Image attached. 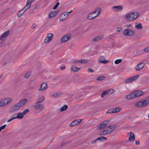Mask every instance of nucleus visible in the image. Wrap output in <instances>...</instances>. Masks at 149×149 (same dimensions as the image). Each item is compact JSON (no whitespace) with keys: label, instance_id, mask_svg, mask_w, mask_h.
<instances>
[{"label":"nucleus","instance_id":"obj_1","mask_svg":"<svg viewBox=\"0 0 149 149\" xmlns=\"http://www.w3.org/2000/svg\"><path fill=\"white\" fill-rule=\"evenodd\" d=\"M139 15V13L137 12H133L126 14L125 17L127 21H132L136 19Z\"/></svg>","mask_w":149,"mask_h":149},{"label":"nucleus","instance_id":"obj_2","mask_svg":"<svg viewBox=\"0 0 149 149\" xmlns=\"http://www.w3.org/2000/svg\"><path fill=\"white\" fill-rule=\"evenodd\" d=\"M27 101V99H24L20 100L18 103H16L12 107V109L17 111L20 109L21 107L24 106Z\"/></svg>","mask_w":149,"mask_h":149},{"label":"nucleus","instance_id":"obj_3","mask_svg":"<svg viewBox=\"0 0 149 149\" xmlns=\"http://www.w3.org/2000/svg\"><path fill=\"white\" fill-rule=\"evenodd\" d=\"M149 104V98L141 100L135 103V105L137 107H143Z\"/></svg>","mask_w":149,"mask_h":149},{"label":"nucleus","instance_id":"obj_4","mask_svg":"<svg viewBox=\"0 0 149 149\" xmlns=\"http://www.w3.org/2000/svg\"><path fill=\"white\" fill-rule=\"evenodd\" d=\"M109 122L110 121L109 120H107L102 122L98 125L97 129L101 130L104 128L105 127L107 126V127H108L110 129H111V126L109 125Z\"/></svg>","mask_w":149,"mask_h":149},{"label":"nucleus","instance_id":"obj_5","mask_svg":"<svg viewBox=\"0 0 149 149\" xmlns=\"http://www.w3.org/2000/svg\"><path fill=\"white\" fill-rule=\"evenodd\" d=\"M11 99L10 98H5L0 100V107H2L8 104L10 102Z\"/></svg>","mask_w":149,"mask_h":149},{"label":"nucleus","instance_id":"obj_6","mask_svg":"<svg viewBox=\"0 0 149 149\" xmlns=\"http://www.w3.org/2000/svg\"><path fill=\"white\" fill-rule=\"evenodd\" d=\"M123 34L125 36H132L134 34V33L131 29H126L123 31Z\"/></svg>","mask_w":149,"mask_h":149},{"label":"nucleus","instance_id":"obj_7","mask_svg":"<svg viewBox=\"0 0 149 149\" xmlns=\"http://www.w3.org/2000/svg\"><path fill=\"white\" fill-rule=\"evenodd\" d=\"M71 36L67 34L64 35L61 38V43H63L67 42L70 38Z\"/></svg>","mask_w":149,"mask_h":149},{"label":"nucleus","instance_id":"obj_8","mask_svg":"<svg viewBox=\"0 0 149 149\" xmlns=\"http://www.w3.org/2000/svg\"><path fill=\"white\" fill-rule=\"evenodd\" d=\"M82 119H75L70 124L69 126L72 127L76 125H78L81 122Z\"/></svg>","mask_w":149,"mask_h":149},{"label":"nucleus","instance_id":"obj_9","mask_svg":"<svg viewBox=\"0 0 149 149\" xmlns=\"http://www.w3.org/2000/svg\"><path fill=\"white\" fill-rule=\"evenodd\" d=\"M139 77L138 75H136L133 77H129L125 80L126 83H131L135 81Z\"/></svg>","mask_w":149,"mask_h":149},{"label":"nucleus","instance_id":"obj_10","mask_svg":"<svg viewBox=\"0 0 149 149\" xmlns=\"http://www.w3.org/2000/svg\"><path fill=\"white\" fill-rule=\"evenodd\" d=\"M10 32L9 30H7L4 33L1 35L0 36V40H2L3 41L4 39L6 38Z\"/></svg>","mask_w":149,"mask_h":149},{"label":"nucleus","instance_id":"obj_11","mask_svg":"<svg viewBox=\"0 0 149 149\" xmlns=\"http://www.w3.org/2000/svg\"><path fill=\"white\" fill-rule=\"evenodd\" d=\"M123 8V6L122 5H119L112 7V9L115 12H119L121 11Z\"/></svg>","mask_w":149,"mask_h":149},{"label":"nucleus","instance_id":"obj_12","mask_svg":"<svg viewBox=\"0 0 149 149\" xmlns=\"http://www.w3.org/2000/svg\"><path fill=\"white\" fill-rule=\"evenodd\" d=\"M145 65L144 63H141L137 65L135 67L136 70L139 71L142 69Z\"/></svg>","mask_w":149,"mask_h":149},{"label":"nucleus","instance_id":"obj_13","mask_svg":"<svg viewBox=\"0 0 149 149\" xmlns=\"http://www.w3.org/2000/svg\"><path fill=\"white\" fill-rule=\"evenodd\" d=\"M48 88L47 84L45 83H42L41 85L40 88L38 90V91H44L46 90Z\"/></svg>","mask_w":149,"mask_h":149},{"label":"nucleus","instance_id":"obj_14","mask_svg":"<svg viewBox=\"0 0 149 149\" xmlns=\"http://www.w3.org/2000/svg\"><path fill=\"white\" fill-rule=\"evenodd\" d=\"M68 17V15L66 14L65 13H64L61 15L59 19L61 21H63L64 20H65Z\"/></svg>","mask_w":149,"mask_h":149},{"label":"nucleus","instance_id":"obj_15","mask_svg":"<svg viewBox=\"0 0 149 149\" xmlns=\"http://www.w3.org/2000/svg\"><path fill=\"white\" fill-rule=\"evenodd\" d=\"M99 62L101 63H108L109 61L105 59L104 57L103 56H100L98 59Z\"/></svg>","mask_w":149,"mask_h":149},{"label":"nucleus","instance_id":"obj_16","mask_svg":"<svg viewBox=\"0 0 149 149\" xmlns=\"http://www.w3.org/2000/svg\"><path fill=\"white\" fill-rule=\"evenodd\" d=\"M129 139L130 141H133L135 140V135L132 132H130L129 133Z\"/></svg>","mask_w":149,"mask_h":149},{"label":"nucleus","instance_id":"obj_17","mask_svg":"<svg viewBox=\"0 0 149 149\" xmlns=\"http://www.w3.org/2000/svg\"><path fill=\"white\" fill-rule=\"evenodd\" d=\"M133 93H134V95L135 96V97L140 96L143 94V92L141 91H136L134 92Z\"/></svg>","mask_w":149,"mask_h":149},{"label":"nucleus","instance_id":"obj_18","mask_svg":"<svg viewBox=\"0 0 149 149\" xmlns=\"http://www.w3.org/2000/svg\"><path fill=\"white\" fill-rule=\"evenodd\" d=\"M104 36V35L103 34L94 37L92 41L95 42L99 40L102 39Z\"/></svg>","mask_w":149,"mask_h":149},{"label":"nucleus","instance_id":"obj_19","mask_svg":"<svg viewBox=\"0 0 149 149\" xmlns=\"http://www.w3.org/2000/svg\"><path fill=\"white\" fill-rule=\"evenodd\" d=\"M112 132V130H104L102 132H100L99 133V134L100 135H104L106 134H108L109 133H111Z\"/></svg>","mask_w":149,"mask_h":149},{"label":"nucleus","instance_id":"obj_20","mask_svg":"<svg viewBox=\"0 0 149 149\" xmlns=\"http://www.w3.org/2000/svg\"><path fill=\"white\" fill-rule=\"evenodd\" d=\"M58 13V11H52L50 12L49 15V18H52L54 17Z\"/></svg>","mask_w":149,"mask_h":149},{"label":"nucleus","instance_id":"obj_21","mask_svg":"<svg viewBox=\"0 0 149 149\" xmlns=\"http://www.w3.org/2000/svg\"><path fill=\"white\" fill-rule=\"evenodd\" d=\"M27 112H23V113L21 112H19L17 113V118L21 119L23 118L24 115L26 114Z\"/></svg>","mask_w":149,"mask_h":149},{"label":"nucleus","instance_id":"obj_22","mask_svg":"<svg viewBox=\"0 0 149 149\" xmlns=\"http://www.w3.org/2000/svg\"><path fill=\"white\" fill-rule=\"evenodd\" d=\"M97 16V15H95L94 16L93 15L92 13H90L88 15L87 18L88 19L91 20L96 17Z\"/></svg>","mask_w":149,"mask_h":149},{"label":"nucleus","instance_id":"obj_23","mask_svg":"<svg viewBox=\"0 0 149 149\" xmlns=\"http://www.w3.org/2000/svg\"><path fill=\"white\" fill-rule=\"evenodd\" d=\"M63 94L62 93H54L51 94V96L54 97H58Z\"/></svg>","mask_w":149,"mask_h":149},{"label":"nucleus","instance_id":"obj_24","mask_svg":"<svg viewBox=\"0 0 149 149\" xmlns=\"http://www.w3.org/2000/svg\"><path fill=\"white\" fill-rule=\"evenodd\" d=\"M134 97L135 96L133 92L127 95L126 98L127 99H130Z\"/></svg>","mask_w":149,"mask_h":149},{"label":"nucleus","instance_id":"obj_25","mask_svg":"<svg viewBox=\"0 0 149 149\" xmlns=\"http://www.w3.org/2000/svg\"><path fill=\"white\" fill-rule=\"evenodd\" d=\"M80 69L78 68L75 67L74 65H72L70 68V70L74 72L78 71Z\"/></svg>","mask_w":149,"mask_h":149},{"label":"nucleus","instance_id":"obj_26","mask_svg":"<svg viewBox=\"0 0 149 149\" xmlns=\"http://www.w3.org/2000/svg\"><path fill=\"white\" fill-rule=\"evenodd\" d=\"M35 108L37 109H44L43 106L41 105L40 104H36L35 105Z\"/></svg>","mask_w":149,"mask_h":149},{"label":"nucleus","instance_id":"obj_27","mask_svg":"<svg viewBox=\"0 0 149 149\" xmlns=\"http://www.w3.org/2000/svg\"><path fill=\"white\" fill-rule=\"evenodd\" d=\"M101 11V9L100 8H97L95 9L94 11L91 13H92V14H93L94 13H96V12H98V14L97 15H100Z\"/></svg>","mask_w":149,"mask_h":149},{"label":"nucleus","instance_id":"obj_28","mask_svg":"<svg viewBox=\"0 0 149 149\" xmlns=\"http://www.w3.org/2000/svg\"><path fill=\"white\" fill-rule=\"evenodd\" d=\"M107 139V138L104 136H102L101 137H100L98 138L97 139H96V141H102L106 140Z\"/></svg>","mask_w":149,"mask_h":149},{"label":"nucleus","instance_id":"obj_29","mask_svg":"<svg viewBox=\"0 0 149 149\" xmlns=\"http://www.w3.org/2000/svg\"><path fill=\"white\" fill-rule=\"evenodd\" d=\"M122 108L120 107H116L113 109L112 112H119L121 111Z\"/></svg>","mask_w":149,"mask_h":149},{"label":"nucleus","instance_id":"obj_30","mask_svg":"<svg viewBox=\"0 0 149 149\" xmlns=\"http://www.w3.org/2000/svg\"><path fill=\"white\" fill-rule=\"evenodd\" d=\"M23 10H21L20 11H19L18 13H17V16L18 17H21L23 14L24 13V12L23 11Z\"/></svg>","mask_w":149,"mask_h":149},{"label":"nucleus","instance_id":"obj_31","mask_svg":"<svg viewBox=\"0 0 149 149\" xmlns=\"http://www.w3.org/2000/svg\"><path fill=\"white\" fill-rule=\"evenodd\" d=\"M45 97L43 96H42L41 98H39L37 101V103H40L44 101Z\"/></svg>","mask_w":149,"mask_h":149},{"label":"nucleus","instance_id":"obj_32","mask_svg":"<svg viewBox=\"0 0 149 149\" xmlns=\"http://www.w3.org/2000/svg\"><path fill=\"white\" fill-rule=\"evenodd\" d=\"M68 108V106L66 105H64L63 107H62L60 109V110L61 112H62L63 111H65L66 109Z\"/></svg>","mask_w":149,"mask_h":149},{"label":"nucleus","instance_id":"obj_33","mask_svg":"<svg viewBox=\"0 0 149 149\" xmlns=\"http://www.w3.org/2000/svg\"><path fill=\"white\" fill-rule=\"evenodd\" d=\"M135 27L136 29H141L142 28L141 24V23H136Z\"/></svg>","mask_w":149,"mask_h":149},{"label":"nucleus","instance_id":"obj_34","mask_svg":"<svg viewBox=\"0 0 149 149\" xmlns=\"http://www.w3.org/2000/svg\"><path fill=\"white\" fill-rule=\"evenodd\" d=\"M88 62V60L83 59L81 60H79V62L82 64L87 63Z\"/></svg>","mask_w":149,"mask_h":149},{"label":"nucleus","instance_id":"obj_35","mask_svg":"<svg viewBox=\"0 0 149 149\" xmlns=\"http://www.w3.org/2000/svg\"><path fill=\"white\" fill-rule=\"evenodd\" d=\"M122 61V60L121 59H118L116 60L115 61V63L116 64H118L120 63Z\"/></svg>","mask_w":149,"mask_h":149},{"label":"nucleus","instance_id":"obj_36","mask_svg":"<svg viewBox=\"0 0 149 149\" xmlns=\"http://www.w3.org/2000/svg\"><path fill=\"white\" fill-rule=\"evenodd\" d=\"M31 74V72H29L26 73L25 75V77L26 78H28Z\"/></svg>","mask_w":149,"mask_h":149},{"label":"nucleus","instance_id":"obj_37","mask_svg":"<svg viewBox=\"0 0 149 149\" xmlns=\"http://www.w3.org/2000/svg\"><path fill=\"white\" fill-rule=\"evenodd\" d=\"M53 35L51 33H48L47 34V37L50 40L53 37Z\"/></svg>","mask_w":149,"mask_h":149},{"label":"nucleus","instance_id":"obj_38","mask_svg":"<svg viewBox=\"0 0 149 149\" xmlns=\"http://www.w3.org/2000/svg\"><path fill=\"white\" fill-rule=\"evenodd\" d=\"M104 79V78L103 77H97V80H102Z\"/></svg>","mask_w":149,"mask_h":149},{"label":"nucleus","instance_id":"obj_39","mask_svg":"<svg viewBox=\"0 0 149 149\" xmlns=\"http://www.w3.org/2000/svg\"><path fill=\"white\" fill-rule=\"evenodd\" d=\"M59 4H60L59 2H57L56 3V5L53 8V9L54 10V9H56L57 8L58 6L59 5Z\"/></svg>","mask_w":149,"mask_h":149},{"label":"nucleus","instance_id":"obj_40","mask_svg":"<svg viewBox=\"0 0 149 149\" xmlns=\"http://www.w3.org/2000/svg\"><path fill=\"white\" fill-rule=\"evenodd\" d=\"M51 40L49 38L47 37H46L45 40L44 42L45 43L48 42Z\"/></svg>","mask_w":149,"mask_h":149},{"label":"nucleus","instance_id":"obj_41","mask_svg":"<svg viewBox=\"0 0 149 149\" xmlns=\"http://www.w3.org/2000/svg\"><path fill=\"white\" fill-rule=\"evenodd\" d=\"M33 1V0H28L26 2V4L31 5V3Z\"/></svg>","mask_w":149,"mask_h":149},{"label":"nucleus","instance_id":"obj_42","mask_svg":"<svg viewBox=\"0 0 149 149\" xmlns=\"http://www.w3.org/2000/svg\"><path fill=\"white\" fill-rule=\"evenodd\" d=\"M31 5L28 4L26 3L25 6H24L27 9H29L30 8L31 6Z\"/></svg>","mask_w":149,"mask_h":149},{"label":"nucleus","instance_id":"obj_43","mask_svg":"<svg viewBox=\"0 0 149 149\" xmlns=\"http://www.w3.org/2000/svg\"><path fill=\"white\" fill-rule=\"evenodd\" d=\"M6 125H4L0 127V131H1L2 130L4 129Z\"/></svg>","mask_w":149,"mask_h":149},{"label":"nucleus","instance_id":"obj_44","mask_svg":"<svg viewBox=\"0 0 149 149\" xmlns=\"http://www.w3.org/2000/svg\"><path fill=\"white\" fill-rule=\"evenodd\" d=\"M111 146V143H109L108 142L106 143L105 144V146L106 147H107L109 146Z\"/></svg>","mask_w":149,"mask_h":149},{"label":"nucleus","instance_id":"obj_45","mask_svg":"<svg viewBox=\"0 0 149 149\" xmlns=\"http://www.w3.org/2000/svg\"><path fill=\"white\" fill-rule=\"evenodd\" d=\"M73 10H70V11L69 12H65L66 14H67V15H68V17L69 15L72 12H73Z\"/></svg>","mask_w":149,"mask_h":149},{"label":"nucleus","instance_id":"obj_46","mask_svg":"<svg viewBox=\"0 0 149 149\" xmlns=\"http://www.w3.org/2000/svg\"><path fill=\"white\" fill-rule=\"evenodd\" d=\"M106 92H104L102 94V95L101 96V97H102V98H104V96H105L106 95H107V94H106Z\"/></svg>","mask_w":149,"mask_h":149},{"label":"nucleus","instance_id":"obj_47","mask_svg":"<svg viewBox=\"0 0 149 149\" xmlns=\"http://www.w3.org/2000/svg\"><path fill=\"white\" fill-rule=\"evenodd\" d=\"M116 127V124L112 125V131L114 130Z\"/></svg>","mask_w":149,"mask_h":149},{"label":"nucleus","instance_id":"obj_48","mask_svg":"<svg viewBox=\"0 0 149 149\" xmlns=\"http://www.w3.org/2000/svg\"><path fill=\"white\" fill-rule=\"evenodd\" d=\"M17 113H16V114H15L13 115L12 116V117H13L12 118H14V119H16V118H17Z\"/></svg>","mask_w":149,"mask_h":149},{"label":"nucleus","instance_id":"obj_49","mask_svg":"<svg viewBox=\"0 0 149 149\" xmlns=\"http://www.w3.org/2000/svg\"><path fill=\"white\" fill-rule=\"evenodd\" d=\"M144 51L146 52H149V47L146 48L144 49Z\"/></svg>","mask_w":149,"mask_h":149},{"label":"nucleus","instance_id":"obj_50","mask_svg":"<svg viewBox=\"0 0 149 149\" xmlns=\"http://www.w3.org/2000/svg\"><path fill=\"white\" fill-rule=\"evenodd\" d=\"M122 30V28L121 27H118L117 29V31L118 32H120Z\"/></svg>","mask_w":149,"mask_h":149},{"label":"nucleus","instance_id":"obj_51","mask_svg":"<svg viewBox=\"0 0 149 149\" xmlns=\"http://www.w3.org/2000/svg\"><path fill=\"white\" fill-rule=\"evenodd\" d=\"M88 70L90 72H94V70L91 68H88Z\"/></svg>","mask_w":149,"mask_h":149},{"label":"nucleus","instance_id":"obj_52","mask_svg":"<svg viewBox=\"0 0 149 149\" xmlns=\"http://www.w3.org/2000/svg\"><path fill=\"white\" fill-rule=\"evenodd\" d=\"M131 26V24H127L126 25H125L124 26L125 27H126L127 28L130 27Z\"/></svg>","mask_w":149,"mask_h":149},{"label":"nucleus","instance_id":"obj_53","mask_svg":"<svg viewBox=\"0 0 149 149\" xmlns=\"http://www.w3.org/2000/svg\"><path fill=\"white\" fill-rule=\"evenodd\" d=\"M36 26V24H34L33 25H32V26H31V28L32 29H33V28H34L35 26Z\"/></svg>","mask_w":149,"mask_h":149},{"label":"nucleus","instance_id":"obj_54","mask_svg":"<svg viewBox=\"0 0 149 149\" xmlns=\"http://www.w3.org/2000/svg\"><path fill=\"white\" fill-rule=\"evenodd\" d=\"M66 67L65 66L61 67L60 68V69L61 70H63Z\"/></svg>","mask_w":149,"mask_h":149},{"label":"nucleus","instance_id":"obj_55","mask_svg":"<svg viewBox=\"0 0 149 149\" xmlns=\"http://www.w3.org/2000/svg\"><path fill=\"white\" fill-rule=\"evenodd\" d=\"M28 9L26 8L25 7H24L22 9L23 10V11L24 12L26 10Z\"/></svg>","mask_w":149,"mask_h":149},{"label":"nucleus","instance_id":"obj_56","mask_svg":"<svg viewBox=\"0 0 149 149\" xmlns=\"http://www.w3.org/2000/svg\"><path fill=\"white\" fill-rule=\"evenodd\" d=\"M111 91V90H107V91H105V92H106V94L107 95H108L109 93V91Z\"/></svg>","mask_w":149,"mask_h":149},{"label":"nucleus","instance_id":"obj_57","mask_svg":"<svg viewBox=\"0 0 149 149\" xmlns=\"http://www.w3.org/2000/svg\"><path fill=\"white\" fill-rule=\"evenodd\" d=\"M135 142L136 145H139L140 143L139 141H136Z\"/></svg>","mask_w":149,"mask_h":149},{"label":"nucleus","instance_id":"obj_58","mask_svg":"<svg viewBox=\"0 0 149 149\" xmlns=\"http://www.w3.org/2000/svg\"><path fill=\"white\" fill-rule=\"evenodd\" d=\"M30 110L28 109H26L23 112H29Z\"/></svg>","mask_w":149,"mask_h":149},{"label":"nucleus","instance_id":"obj_59","mask_svg":"<svg viewBox=\"0 0 149 149\" xmlns=\"http://www.w3.org/2000/svg\"><path fill=\"white\" fill-rule=\"evenodd\" d=\"M14 119V118H11V119H10L9 120H8L7 122H10L11 121H12V120H13Z\"/></svg>","mask_w":149,"mask_h":149},{"label":"nucleus","instance_id":"obj_60","mask_svg":"<svg viewBox=\"0 0 149 149\" xmlns=\"http://www.w3.org/2000/svg\"><path fill=\"white\" fill-rule=\"evenodd\" d=\"M97 141H96V140L94 141L92 140V141H91V143H95V142H96Z\"/></svg>","mask_w":149,"mask_h":149},{"label":"nucleus","instance_id":"obj_61","mask_svg":"<svg viewBox=\"0 0 149 149\" xmlns=\"http://www.w3.org/2000/svg\"><path fill=\"white\" fill-rule=\"evenodd\" d=\"M6 63H7V62L6 61H4L3 63V66L6 65Z\"/></svg>","mask_w":149,"mask_h":149},{"label":"nucleus","instance_id":"obj_62","mask_svg":"<svg viewBox=\"0 0 149 149\" xmlns=\"http://www.w3.org/2000/svg\"><path fill=\"white\" fill-rule=\"evenodd\" d=\"M79 61H73V63H79Z\"/></svg>","mask_w":149,"mask_h":149},{"label":"nucleus","instance_id":"obj_63","mask_svg":"<svg viewBox=\"0 0 149 149\" xmlns=\"http://www.w3.org/2000/svg\"><path fill=\"white\" fill-rule=\"evenodd\" d=\"M2 42H0V47H1L2 45H3Z\"/></svg>","mask_w":149,"mask_h":149},{"label":"nucleus","instance_id":"obj_64","mask_svg":"<svg viewBox=\"0 0 149 149\" xmlns=\"http://www.w3.org/2000/svg\"><path fill=\"white\" fill-rule=\"evenodd\" d=\"M112 94H113V91H114L113 89H112Z\"/></svg>","mask_w":149,"mask_h":149}]
</instances>
